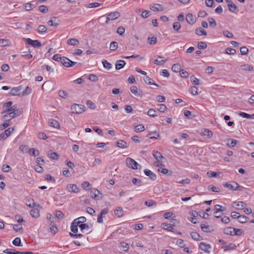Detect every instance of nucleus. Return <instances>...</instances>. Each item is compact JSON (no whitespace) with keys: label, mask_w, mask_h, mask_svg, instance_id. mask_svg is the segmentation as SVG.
I'll return each mask as SVG.
<instances>
[{"label":"nucleus","mask_w":254,"mask_h":254,"mask_svg":"<svg viewBox=\"0 0 254 254\" xmlns=\"http://www.w3.org/2000/svg\"><path fill=\"white\" fill-rule=\"evenodd\" d=\"M12 244L16 246H22L21 239L19 237H16L13 241Z\"/></svg>","instance_id":"obj_49"},{"label":"nucleus","mask_w":254,"mask_h":254,"mask_svg":"<svg viewBox=\"0 0 254 254\" xmlns=\"http://www.w3.org/2000/svg\"><path fill=\"white\" fill-rule=\"evenodd\" d=\"M197 47L199 49H205L207 47V44L204 42H199L197 44Z\"/></svg>","instance_id":"obj_55"},{"label":"nucleus","mask_w":254,"mask_h":254,"mask_svg":"<svg viewBox=\"0 0 254 254\" xmlns=\"http://www.w3.org/2000/svg\"><path fill=\"white\" fill-rule=\"evenodd\" d=\"M39 10L41 12H43L44 13H47L48 11V7L46 5H40L39 7Z\"/></svg>","instance_id":"obj_60"},{"label":"nucleus","mask_w":254,"mask_h":254,"mask_svg":"<svg viewBox=\"0 0 254 254\" xmlns=\"http://www.w3.org/2000/svg\"><path fill=\"white\" fill-rule=\"evenodd\" d=\"M238 115L240 116L241 117L245 118L247 119H254V115H249L247 113L242 112H239L238 113Z\"/></svg>","instance_id":"obj_27"},{"label":"nucleus","mask_w":254,"mask_h":254,"mask_svg":"<svg viewBox=\"0 0 254 254\" xmlns=\"http://www.w3.org/2000/svg\"><path fill=\"white\" fill-rule=\"evenodd\" d=\"M144 173L146 176L149 177L151 180L154 181L156 179V175L152 172L150 170L148 169H145Z\"/></svg>","instance_id":"obj_17"},{"label":"nucleus","mask_w":254,"mask_h":254,"mask_svg":"<svg viewBox=\"0 0 254 254\" xmlns=\"http://www.w3.org/2000/svg\"><path fill=\"white\" fill-rule=\"evenodd\" d=\"M19 149L23 153H27L28 151V147L26 145H20Z\"/></svg>","instance_id":"obj_54"},{"label":"nucleus","mask_w":254,"mask_h":254,"mask_svg":"<svg viewBox=\"0 0 254 254\" xmlns=\"http://www.w3.org/2000/svg\"><path fill=\"white\" fill-rule=\"evenodd\" d=\"M126 163L128 168L134 170L141 169V166L131 158L127 157L126 160Z\"/></svg>","instance_id":"obj_1"},{"label":"nucleus","mask_w":254,"mask_h":254,"mask_svg":"<svg viewBox=\"0 0 254 254\" xmlns=\"http://www.w3.org/2000/svg\"><path fill=\"white\" fill-rule=\"evenodd\" d=\"M163 59V57L160 56H155L153 59V63L157 65H162L167 61L166 59L164 60Z\"/></svg>","instance_id":"obj_7"},{"label":"nucleus","mask_w":254,"mask_h":254,"mask_svg":"<svg viewBox=\"0 0 254 254\" xmlns=\"http://www.w3.org/2000/svg\"><path fill=\"white\" fill-rule=\"evenodd\" d=\"M236 248V246L235 244H230L228 245H226L224 247V251H230L232 250H234Z\"/></svg>","instance_id":"obj_50"},{"label":"nucleus","mask_w":254,"mask_h":254,"mask_svg":"<svg viewBox=\"0 0 254 254\" xmlns=\"http://www.w3.org/2000/svg\"><path fill=\"white\" fill-rule=\"evenodd\" d=\"M162 226L164 229H166L169 231L174 232V229L173 228L168 224L164 223L162 224Z\"/></svg>","instance_id":"obj_46"},{"label":"nucleus","mask_w":254,"mask_h":254,"mask_svg":"<svg viewBox=\"0 0 254 254\" xmlns=\"http://www.w3.org/2000/svg\"><path fill=\"white\" fill-rule=\"evenodd\" d=\"M224 187L228 188V189L233 190H242L243 189V187L242 186H240L237 183L234 181H231L229 183H227L224 185Z\"/></svg>","instance_id":"obj_3"},{"label":"nucleus","mask_w":254,"mask_h":254,"mask_svg":"<svg viewBox=\"0 0 254 254\" xmlns=\"http://www.w3.org/2000/svg\"><path fill=\"white\" fill-rule=\"evenodd\" d=\"M115 214L118 217H122L124 215V211L122 207H119L115 209L114 211Z\"/></svg>","instance_id":"obj_26"},{"label":"nucleus","mask_w":254,"mask_h":254,"mask_svg":"<svg viewBox=\"0 0 254 254\" xmlns=\"http://www.w3.org/2000/svg\"><path fill=\"white\" fill-rule=\"evenodd\" d=\"M203 135L208 136L209 138H211L212 136V132L208 129H204L202 132Z\"/></svg>","instance_id":"obj_45"},{"label":"nucleus","mask_w":254,"mask_h":254,"mask_svg":"<svg viewBox=\"0 0 254 254\" xmlns=\"http://www.w3.org/2000/svg\"><path fill=\"white\" fill-rule=\"evenodd\" d=\"M214 208L215 211H214L213 214L214 216L217 218H220L223 215L222 212H221V214H219V215H217L218 213L221 211H225L226 210V207H223L222 206L218 204L214 205Z\"/></svg>","instance_id":"obj_5"},{"label":"nucleus","mask_w":254,"mask_h":254,"mask_svg":"<svg viewBox=\"0 0 254 254\" xmlns=\"http://www.w3.org/2000/svg\"><path fill=\"white\" fill-rule=\"evenodd\" d=\"M190 236L191 238L194 240L199 241L202 239L199 234L196 232H191L190 233Z\"/></svg>","instance_id":"obj_33"},{"label":"nucleus","mask_w":254,"mask_h":254,"mask_svg":"<svg viewBox=\"0 0 254 254\" xmlns=\"http://www.w3.org/2000/svg\"><path fill=\"white\" fill-rule=\"evenodd\" d=\"M13 229L17 232L23 230L22 226L21 224H13Z\"/></svg>","instance_id":"obj_56"},{"label":"nucleus","mask_w":254,"mask_h":254,"mask_svg":"<svg viewBox=\"0 0 254 254\" xmlns=\"http://www.w3.org/2000/svg\"><path fill=\"white\" fill-rule=\"evenodd\" d=\"M137 12L141 13V15L143 18H147L149 16V11L142 9H139Z\"/></svg>","instance_id":"obj_34"},{"label":"nucleus","mask_w":254,"mask_h":254,"mask_svg":"<svg viewBox=\"0 0 254 254\" xmlns=\"http://www.w3.org/2000/svg\"><path fill=\"white\" fill-rule=\"evenodd\" d=\"M226 53L229 55H234L236 53V51L232 48H227L226 49Z\"/></svg>","instance_id":"obj_64"},{"label":"nucleus","mask_w":254,"mask_h":254,"mask_svg":"<svg viewBox=\"0 0 254 254\" xmlns=\"http://www.w3.org/2000/svg\"><path fill=\"white\" fill-rule=\"evenodd\" d=\"M237 140H235V139H228L227 140V145L228 146H232V147H234L235 146L236 144H237Z\"/></svg>","instance_id":"obj_40"},{"label":"nucleus","mask_w":254,"mask_h":254,"mask_svg":"<svg viewBox=\"0 0 254 254\" xmlns=\"http://www.w3.org/2000/svg\"><path fill=\"white\" fill-rule=\"evenodd\" d=\"M153 155L155 159L158 161H161V159L163 158L162 154L158 151H154Z\"/></svg>","instance_id":"obj_30"},{"label":"nucleus","mask_w":254,"mask_h":254,"mask_svg":"<svg viewBox=\"0 0 254 254\" xmlns=\"http://www.w3.org/2000/svg\"><path fill=\"white\" fill-rule=\"evenodd\" d=\"M30 215L34 218H38L40 216V211L38 208H33L30 211Z\"/></svg>","instance_id":"obj_24"},{"label":"nucleus","mask_w":254,"mask_h":254,"mask_svg":"<svg viewBox=\"0 0 254 254\" xmlns=\"http://www.w3.org/2000/svg\"><path fill=\"white\" fill-rule=\"evenodd\" d=\"M78 225L79 227L83 232H84V230H88L89 228V226L87 224H81Z\"/></svg>","instance_id":"obj_59"},{"label":"nucleus","mask_w":254,"mask_h":254,"mask_svg":"<svg viewBox=\"0 0 254 254\" xmlns=\"http://www.w3.org/2000/svg\"><path fill=\"white\" fill-rule=\"evenodd\" d=\"M207 20L209 22V26L211 27H215L216 26V23L215 21V20L214 19V18H212V17H209L208 19H207Z\"/></svg>","instance_id":"obj_51"},{"label":"nucleus","mask_w":254,"mask_h":254,"mask_svg":"<svg viewBox=\"0 0 254 254\" xmlns=\"http://www.w3.org/2000/svg\"><path fill=\"white\" fill-rule=\"evenodd\" d=\"M116 145L117 147L122 148H127V143L123 140H120L117 141Z\"/></svg>","instance_id":"obj_21"},{"label":"nucleus","mask_w":254,"mask_h":254,"mask_svg":"<svg viewBox=\"0 0 254 254\" xmlns=\"http://www.w3.org/2000/svg\"><path fill=\"white\" fill-rule=\"evenodd\" d=\"M235 228L229 227L224 229V233L226 235L234 236Z\"/></svg>","instance_id":"obj_25"},{"label":"nucleus","mask_w":254,"mask_h":254,"mask_svg":"<svg viewBox=\"0 0 254 254\" xmlns=\"http://www.w3.org/2000/svg\"><path fill=\"white\" fill-rule=\"evenodd\" d=\"M195 33L198 36L204 35L206 36L207 35L206 32L201 27L196 28L195 29Z\"/></svg>","instance_id":"obj_23"},{"label":"nucleus","mask_w":254,"mask_h":254,"mask_svg":"<svg viewBox=\"0 0 254 254\" xmlns=\"http://www.w3.org/2000/svg\"><path fill=\"white\" fill-rule=\"evenodd\" d=\"M79 223L76 222V219H74L71 224V231L74 233H76L78 232V226H79Z\"/></svg>","instance_id":"obj_16"},{"label":"nucleus","mask_w":254,"mask_h":254,"mask_svg":"<svg viewBox=\"0 0 254 254\" xmlns=\"http://www.w3.org/2000/svg\"><path fill=\"white\" fill-rule=\"evenodd\" d=\"M26 204L29 207H34L36 206V203H35L33 199H29L26 200Z\"/></svg>","instance_id":"obj_47"},{"label":"nucleus","mask_w":254,"mask_h":254,"mask_svg":"<svg viewBox=\"0 0 254 254\" xmlns=\"http://www.w3.org/2000/svg\"><path fill=\"white\" fill-rule=\"evenodd\" d=\"M130 90L131 93L135 96L139 97L142 96V91L140 90H138L137 87L132 86L130 88Z\"/></svg>","instance_id":"obj_14"},{"label":"nucleus","mask_w":254,"mask_h":254,"mask_svg":"<svg viewBox=\"0 0 254 254\" xmlns=\"http://www.w3.org/2000/svg\"><path fill=\"white\" fill-rule=\"evenodd\" d=\"M25 43L26 44H30L34 47H40L41 46V43L38 40H33L30 38L25 39Z\"/></svg>","instance_id":"obj_6"},{"label":"nucleus","mask_w":254,"mask_h":254,"mask_svg":"<svg viewBox=\"0 0 254 254\" xmlns=\"http://www.w3.org/2000/svg\"><path fill=\"white\" fill-rule=\"evenodd\" d=\"M29 153L30 155L34 156H38L39 155V151L38 150L32 148L29 150Z\"/></svg>","instance_id":"obj_38"},{"label":"nucleus","mask_w":254,"mask_h":254,"mask_svg":"<svg viewBox=\"0 0 254 254\" xmlns=\"http://www.w3.org/2000/svg\"><path fill=\"white\" fill-rule=\"evenodd\" d=\"M190 81L194 85H198L199 84V80L196 77H195L194 75H192L190 76Z\"/></svg>","instance_id":"obj_52"},{"label":"nucleus","mask_w":254,"mask_h":254,"mask_svg":"<svg viewBox=\"0 0 254 254\" xmlns=\"http://www.w3.org/2000/svg\"><path fill=\"white\" fill-rule=\"evenodd\" d=\"M126 64V62L123 60H118L116 62L115 67L117 70L122 68Z\"/></svg>","instance_id":"obj_19"},{"label":"nucleus","mask_w":254,"mask_h":254,"mask_svg":"<svg viewBox=\"0 0 254 254\" xmlns=\"http://www.w3.org/2000/svg\"><path fill=\"white\" fill-rule=\"evenodd\" d=\"M67 43L70 45L76 46L78 44L79 41L76 39L71 38L67 40Z\"/></svg>","instance_id":"obj_32"},{"label":"nucleus","mask_w":254,"mask_h":254,"mask_svg":"<svg viewBox=\"0 0 254 254\" xmlns=\"http://www.w3.org/2000/svg\"><path fill=\"white\" fill-rule=\"evenodd\" d=\"M102 63L104 68L107 69H110L111 68L112 64L108 62L106 60H103Z\"/></svg>","instance_id":"obj_44"},{"label":"nucleus","mask_w":254,"mask_h":254,"mask_svg":"<svg viewBox=\"0 0 254 254\" xmlns=\"http://www.w3.org/2000/svg\"><path fill=\"white\" fill-rule=\"evenodd\" d=\"M3 253L7 254H18V251L11 249H6L3 251Z\"/></svg>","instance_id":"obj_43"},{"label":"nucleus","mask_w":254,"mask_h":254,"mask_svg":"<svg viewBox=\"0 0 254 254\" xmlns=\"http://www.w3.org/2000/svg\"><path fill=\"white\" fill-rule=\"evenodd\" d=\"M186 19L187 22L190 25H193L196 21L195 16L191 13L187 14Z\"/></svg>","instance_id":"obj_12"},{"label":"nucleus","mask_w":254,"mask_h":254,"mask_svg":"<svg viewBox=\"0 0 254 254\" xmlns=\"http://www.w3.org/2000/svg\"><path fill=\"white\" fill-rule=\"evenodd\" d=\"M108 16H110L111 20H114L120 16V13L118 11H114L109 13Z\"/></svg>","instance_id":"obj_20"},{"label":"nucleus","mask_w":254,"mask_h":254,"mask_svg":"<svg viewBox=\"0 0 254 254\" xmlns=\"http://www.w3.org/2000/svg\"><path fill=\"white\" fill-rule=\"evenodd\" d=\"M249 220V218L245 215H240L239 221L241 223L247 222Z\"/></svg>","instance_id":"obj_48"},{"label":"nucleus","mask_w":254,"mask_h":254,"mask_svg":"<svg viewBox=\"0 0 254 254\" xmlns=\"http://www.w3.org/2000/svg\"><path fill=\"white\" fill-rule=\"evenodd\" d=\"M211 247L210 245L206 244L204 242H201L199 246V249L207 254L210 253L209 249H210Z\"/></svg>","instance_id":"obj_8"},{"label":"nucleus","mask_w":254,"mask_h":254,"mask_svg":"<svg viewBox=\"0 0 254 254\" xmlns=\"http://www.w3.org/2000/svg\"><path fill=\"white\" fill-rule=\"evenodd\" d=\"M246 206V204L243 201L234 202L232 206L236 209H243Z\"/></svg>","instance_id":"obj_11"},{"label":"nucleus","mask_w":254,"mask_h":254,"mask_svg":"<svg viewBox=\"0 0 254 254\" xmlns=\"http://www.w3.org/2000/svg\"><path fill=\"white\" fill-rule=\"evenodd\" d=\"M145 128L143 125L140 124L137 126H135L134 127V131L136 132H140L143 131L144 130Z\"/></svg>","instance_id":"obj_39"},{"label":"nucleus","mask_w":254,"mask_h":254,"mask_svg":"<svg viewBox=\"0 0 254 254\" xmlns=\"http://www.w3.org/2000/svg\"><path fill=\"white\" fill-rule=\"evenodd\" d=\"M22 113L21 110H17L14 112H7L3 116V118L5 121H10L12 119L19 116Z\"/></svg>","instance_id":"obj_2"},{"label":"nucleus","mask_w":254,"mask_h":254,"mask_svg":"<svg viewBox=\"0 0 254 254\" xmlns=\"http://www.w3.org/2000/svg\"><path fill=\"white\" fill-rule=\"evenodd\" d=\"M157 106V109L161 112H164L167 110L166 106L164 104H159Z\"/></svg>","instance_id":"obj_61"},{"label":"nucleus","mask_w":254,"mask_h":254,"mask_svg":"<svg viewBox=\"0 0 254 254\" xmlns=\"http://www.w3.org/2000/svg\"><path fill=\"white\" fill-rule=\"evenodd\" d=\"M48 23L51 26H56L59 25V20L56 17L53 16L51 18L50 20L48 22Z\"/></svg>","instance_id":"obj_15"},{"label":"nucleus","mask_w":254,"mask_h":254,"mask_svg":"<svg viewBox=\"0 0 254 254\" xmlns=\"http://www.w3.org/2000/svg\"><path fill=\"white\" fill-rule=\"evenodd\" d=\"M150 8L154 11H162L164 10L163 5L159 3H154L150 5Z\"/></svg>","instance_id":"obj_10"},{"label":"nucleus","mask_w":254,"mask_h":254,"mask_svg":"<svg viewBox=\"0 0 254 254\" xmlns=\"http://www.w3.org/2000/svg\"><path fill=\"white\" fill-rule=\"evenodd\" d=\"M32 92L31 89L28 86H27L25 89L24 91H23L21 94L22 96H24L26 95H28L30 94Z\"/></svg>","instance_id":"obj_63"},{"label":"nucleus","mask_w":254,"mask_h":254,"mask_svg":"<svg viewBox=\"0 0 254 254\" xmlns=\"http://www.w3.org/2000/svg\"><path fill=\"white\" fill-rule=\"evenodd\" d=\"M143 80H144V82L147 84L154 85L156 86L157 87H158V85L157 84H156L155 83L153 82H152L153 80H152V79L147 76L144 77Z\"/></svg>","instance_id":"obj_31"},{"label":"nucleus","mask_w":254,"mask_h":254,"mask_svg":"<svg viewBox=\"0 0 254 254\" xmlns=\"http://www.w3.org/2000/svg\"><path fill=\"white\" fill-rule=\"evenodd\" d=\"M10 42L8 39H0V47H4L8 46L10 44Z\"/></svg>","instance_id":"obj_37"},{"label":"nucleus","mask_w":254,"mask_h":254,"mask_svg":"<svg viewBox=\"0 0 254 254\" xmlns=\"http://www.w3.org/2000/svg\"><path fill=\"white\" fill-rule=\"evenodd\" d=\"M181 69V65L179 64H174L172 67V70L176 72L180 71Z\"/></svg>","instance_id":"obj_42"},{"label":"nucleus","mask_w":254,"mask_h":254,"mask_svg":"<svg viewBox=\"0 0 254 254\" xmlns=\"http://www.w3.org/2000/svg\"><path fill=\"white\" fill-rule=\"evenodd\" d=\"M88 79L89 80H90V81H94V82L97 81L98 80V77L96 75L93 74H90L88 75Z\"/></svg>","instance_id":"obj_58"},{"label":"nucleus","mask_w":254,"mask_h":254,"mask_svg":"<svg viewBox=\"0 0 254 254\" xmlns=\"http://www.w3.org/2000/svg\"><path fill=\"white\" fill-rule=\"evenodd\" d=\"M47 30L46 27L43 25H39L37 29L39 33H45L47 31Z\"/></svg>","instance_id":"obj_53"},{"label":"nucleus","mask_w":254,"mask_h":254,"mask_svg":"<svg viewBox=\"0 0 254 254\" xmlns=\"http://www.w3.org/2000/svg\"><path fill=\"white\" fill-rule=\"evenodd\" d=\"M67 187L69 191H71L73 192L77 193L79 191V189L76 185L69 184L68 185Z\"/></svg>","instance_id":"obj_22"},{"label":"nucleus","mask_w":254,"mask_h":254,"mask_svg":"<svg viewBox=\"0 0 254 254\" xmlns=\"http://www.w3.org/2000/svg\"><path fill=\"white\" fill-rule=\"evenodd\" d=\"M118 47V44L117 42L113 41L110 44V49L112 51H114L117 49Z\"/></svg>","instance_id":"obj_41"},{"label":"nucleus","mask_w":254,"mask_h":254,"mask_svg":"<svg viewBox=\"0 0 254 254\" xmlns=\"http://www.w3.org/2000/svg\"><path fill=\"white\" fill-rule=\"evenodd\" d=\"M229 10L231 12H234L237 9V6L231 0H227Z\"/></svg>","instance_id":"obj_18"},{"label":"nucleus","mask_w":254,"mask_h":254,"mask_svg":"<svg viewBox=\"0 0 254 254\" xmlns=\"http://www.w3.org/2000/svg\"><path fill=\"white\" fill-rule=\"evenodd\" d=\"M21 86L13 87L11 89L10 92L8 93V95L11 96H20L21 94L19 93V92L21 90Z\"/></svg>","instance_id":"obj_13"},{"label":"nucleus","mask_w":254,"mask_h":254,"mask_svg":"<svg viewBox=\"0 0 254 254\" xmlns=\"http://www.w3.org/2000/svg\"><path fill=\"white\" fill-rule=\"evenodd\" d=\"M147 136H149L150 138H157L160 136V135L159 133L157 132L156 131H152L150 132L148 135Z\"/></svg>","instance_id":"obj_36"},{"label":"nucleus","mask_w":254,"mask_h":254,"mask_svg":"<svg viewBox=\"0 0 254 254\" xmlns=\"http://www.w3.org/2000/svg\"><path fill=\"white\" fill-rule=\"evenodd\" d=\"M14 130V127H9L5 129L2 133H0L2 139L4 140L9 136H10L11 133Z\"/></svg>","instance_id":"obj_9"},{"label":"nucleus","mask_w":254,"mask_h":254,"mask_svg":"<svg viewBox=\"0 0 254 254\" xmlns=\"http://www.w3.org/2000/svg\"><path fill=\"white\" fill-rule=\"evenodd\" d=\"M156 113V111L155 110L153 109H150L148 111L147 115L150 117H155L157 116Z\"/></svg>","instance_id":"obj_57"},{"label":"nucleus","mask_w":254,"mask_h":254,"mask_svg":"<svg viewBox=\"0 0 254 254\" xmlns=\"http://www.w3.org/2000/svg\"><path fill=\"white\" fill-rule=\"evenodd\" d=\"M99 193L100 191L96 189H92L90 191V195L94 198H97Z\"/></svg>","instance_id":"obj_28"},{"label":"nucleus","mask_w":254,"mask_h":254,"mask_svg":"<svg viewBox=\"0 0 254 254\" xmlns=\"http://www.w3.org/2000/svg\"><path fill=\"white\" fill-rule=\"evenodd\" d=\"M49 124L51 127L58 128L60 127L59 123L55 120L50 119L49 121Z\"/></svg>","instance_id":"obj_29"},{"label":"nucleus","mask_w":254,"mask_h":254,"mask_svg":"<svg viewBox=\"0 0 254 254\" xmlns=\"http://www.w3.org/2000/svg\"><path fill=\"white\" fill-rule=\"evenodd\" d=\"M84 107L82 105L74 104L71 106V110L73 114H80L84 111Z\"/></svg>","instance_id":"obj_4"},{"label":"nucleus","mask_w":254,"mask_h":254,"mask_svg":"<svg viewBox=\"0 0 254 254\" xmlns=\"http://www.w3.org/2000/svg\"><path fill=\"white\" fill-rule=\"evenodd\" d=\"M148 40L149 41V43L150 44V45H154L156 43V42H157V38L153 36V37H148Z\"/></svg>","instance_id":"obj_62"},{"label":"nucleus","mask_w":254,"mask_h":254,"mask_svg":"<svg viewBox=\"0 0 254 254\" xmlns=\"http://www.w3.org/2000/svg\"><path fill=\"white\" fill-rule=\"evenodd\" d=\"M121 249L125 252H127L129 249V246L128 244L125 242H121L120 245Z\"/></svg>","instance_id":"obj_35"}]
</instances>
